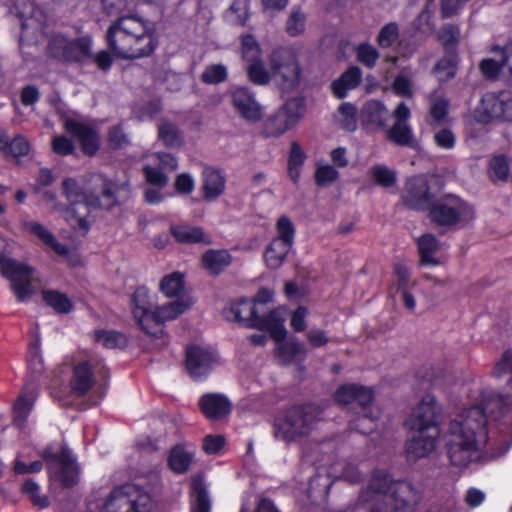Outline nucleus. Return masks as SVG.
<instances>
[{"label":"nucleus","instance_id":"obj_50","mask_svg":"<svg viewBox=\"0 0 512 512\" xmlns=\"http://www.w3.org/2000/svg\"><path fill=\"white\" fill-rule=\"evenodd\" d=\"M28 370L32 380H36L44 371L42 356L39 352V343L36 340L29 349Z\"/></svg>","mask_w":512,"mask_h":512},{"label":"nucleus","instance_id":"obj_64","mask_svg":"<svg viewBox=\"0 0 512 512\" xmlns=\"http://www.w3.org/2000/svg\"><path fill=\"white\" fill-rule=\"evenodd\" d=\"M502 80L512 87V45L502 48Z\"/></svg>","mask_w":512,"mask_h":512},{"label":"nucleus","instance_id":"obj_63","mask_svg":"<svg viewBox=\"0 0 512 512\" xmlns=\"http://www.w3.org/2000/svg\"><path fill=\"white\" fill-rule=\"evenodd\" d=\"M511 374L509 383L512 385V349L507 350L503 353L500 360L495 364L493 369V375L497 378L502 377L505 374Z\"/></svg>","mask_w":512,"mask_h":512},{"label":"nucleus","instance_id":"obj_42","mask_svg":"<svg viewBox=\"0 0 512 512\" xmlns=\"http://www.w3.org/2000/svg\"><path fill=\"white\" fill-rule=\"evenodd\" d=\"M158 137L167 147L176 148L182 144V138L177 127L168 121L163 120L159 123Z\"/></svg>","mask_w":512,"mask_h":512},{"label":"nucleus","instance_id":"obj_20","mask_svg":"<svg viewBox=\"0 0 512 512\" xmlns=\"http://www.w3.org/2000/svg\"><path fill=\"white\" fill-rule=\"evenodd\" d=\"M132 314L140 328L150 336H156L157 331H152L150 326L151 314L154 309V300L150 291L144 287H138L131 296Z\"/></svg>","mask_w":512,"mask_h":512},{"label":"nucleus","instance_id":"obj_13","mask_svg":"<svg viewBox=\"0 0 512 512\" xmlns=\"http://www.w3.org/2000/svg\"><path fill=\"white\" fill-rule=\"evenodd\" d=\"M305 113L304 101L292 98L271 114L264 122L267 137H279L293 128Z\"/></svg>","mask_w":512,"mask_h":512},{"label":"nucleus","instance_id":"obj_6","mask_svg":"<svg viewBox=\"0 0 512 512\" xmlns=\"http://www.w3.org/2000/svg\"><path fill=\"white\" fill-rule=\"evenodd\" d=\"M225 316L227 319L238 322L243 326L268 331L270 336L277 342L283 341L286 337L285 319L280 309L273 310L268 315L260 317L257 314L255 302L242 299L232 303L226 309Z\"/></svg>","mask_w":512,"mask_h":512},{"label":"nucleus","instance_id":"obj_24","mask_svg":"<svg viewBox=\"0 0 512 512\" xmlns=\"http://www.w3.org/2000/svg\"><path fill=\"white\" fill-rule=\"evenodd\" d=\"M199 408L203 415L210 420H220L231 411V403L222 394L208 393L200 397Z\"/></svg>","mask_w":512,"mask_h":512},{"label":"nucleus","instance_id":"obj_23","mask_svg":"<svg viewBox=\"0 0 512 512\" xmlns=\"http://www.w3.org/2000/svg\"><path fill=\"white\" fill-rule=\"evenodd\" d=\"M64 126L68 133L79 140L85 154L92 156L98 151L99 136L89 125L69 119Z\"/></svg>","mask_w":512,"mask_h":512},{"label":"nucleus","instance_id":"obj_59","mask_svg":"<svg viewBox=\"0 0 512 512\" xmlns=\"http://www.w3.org/2000/svg\"><path fill=\"white\" fill-rule=\"evenodd\" d=\"M399 37V27L395 22H390L384 25L377 36V43L382 48H388Z\"/></svg>","mask_w":512,"mask_h":512},{"label":"nucleus","instance_id":"obj_62","mask_svg":"<svg viewBox=\"0 0 512 512\" xmlns=\"http://www.w3.org/2000/svg\"><path fill=\"white\" fill-rule=\"evenodd\" d=\"M356 108L351 103H343L339 107V113L342 116V126L348 131H354L357 127Z\"/></svg>","mask_w":512,"mask_h":512},{"label":"nucleus","instance_id":"obj_12","mask_svg":"<svg viewBox=\"0 0 512 512\" xmlns=\"http://www.w3.org/2000/svg\"><path fill=\"white\" fill-rule=\"evenodd\" d=\"M95 374H102L104 377L107 374L101 359L88 357L75 360L68 382L70 393L75 397L85 396L95 384Z\"/></svg>","mask_w":512,"mask_h":512},{"label":"nucleus","instance_id":"obj_17","mask_svg":"<svg viewBox=\"0 0 512 512\" xmlns=\"http://www.w3.org/2000/svg\"><path fill=\"white\" fill-rule=\"evenodd\" d=\"M177 168L178 160L174 155L156 152L148 156V162L143 166L142 172L147 183L161 189L169 182L167 173L173 172Z\"/></svg>","mask_w":512,"mask_h":512},{"label":"nucleus","instance_id":"obj_25","mask_svg":"<svg viewBox=\"0 0 512 512\" xmlns=\"http://www.w3.org/2000/svg\"><path fill=\"white\" fill-rule=\"evenodd\" d=\"M226 180L220 171L205 167L202 172L203 197L213 201L224 193Z\"/></svg>","mask_w":512,"mask_h":512},{"label":"nucleus","instance_id":"obj_51","mask_svg":"<svg viewBox=\"0 0 512 512\" xmlns=\"http://www.w3.org/2000/svg\"><path fill=\"white\" fill-rule=\"evenodd\" d=\"M374 181L382 187H391L396 181L395 172L385 165H375L370 168Z\"/></svg>","mask_w":512,"mask_h":512},{"label":"nucleus","instance_id":"obj_7","mask_svg":"<svg viewBox=\"0 0 512 512\" xmlns=\"http://www.w3.org/2000/svg\"><path fill=\"white\" fill-rule=\"evenodd\" d=\"M429 218L437 226L463 229L475 218L474 207L455 195H447L429 207Z\"/></svg>","mask_w":512,"mask_h":512},{"label":"nucleus","instance_id":"obj_31","mask_svg":"<svg viewBox=\"0 0 512 512\" xmlns=\"http://www.w3.org/2000/svg\"><path fill=\"white\" fill-rule=\"evenodd\" d=\"M420 263L426 266H438L440 261L434 254L440 249V242L433 234H424L417 240Z\"/></svg>","mask_w":512,"mask_h":512},{"label":"nucleus","instance_id":"obj_27","mask_svg":"<svg viewBox=\"0 0 512 512\" xmlns=\"http://www.w3.org/2000/svg\"><path fill=\"white\" fill-rule=\"evenodd\" d=\"M438 436L434 433H416L406 443L408 457L418 459L427 456L434 450Z\"/></svg>","mask_w":512,"mask_h":512},{"label":"nucleus","instance_id":"obj_41","mask_svg":"<svg viewBox=\"0 0 512 512\" xmlns=\"http://www.w3.org/2000/svg\"><path fill=\"white\" fill-rule=\"evenodd\" d=\"M295 238V227L292 221L286 217L281 216L276 222V236L273 241H279L292 248Z\"/></svg>","mask_w":512,"mask_h":512},{"label":"nucleus","instance_id":"obj_28","mask_svg":"<svg viewBox=\"0 0 512 512\" xmlns=\"http://www.w3.org/2000/svg\"><path fill=\"white\" fill-rule=\"evenodd\" d=\"M24 228L31 234L40 239L45 245L50 247L57 255L66 257L69 254V248L58 242L51 231L44 225L35 221H26L23 224Z\"/></svg>","mask_w":512,"mask_h":512},{"label":"nucleus","instance_id":"obj_53","mask_svg":"<svg viewBox=\"0 0 512 512\" xmlns=\"http://www.w3.org/2000/svg\"><path fill=\"white\" fill-rule=\"evenodd\" d=\"M409 278L410 271L408 267L402 262L395 263L393 272V286L390 288L389 295L394 297V286L397 287V291L408 288Z\"/></svg>","mask_w":512,"mask_h":512},{"label":"nucleus","instance_id":"obj_58","mask_svg":"<svg viewBox=\"0 0 512 512\" xmlns=\"http://www.w3.org/2000/svg\"><path fill=\"white\" fill-rule=\"evenodd\" d=\"M22 491L35 506L45 508L49 505L48 498L40 495V486L35 481L27 479L22 486Z\"/></svg>","mask_w":512,"mask_h":512},{"label":"nucleus","instance_id":"obj_36","mask_svg":"<svg viewBox=\"0 0 512 512\" xmlns=\"http://www.w3.org/2000/svg\"><path fill=\"white\" fill-rule=\"evenodd\" d=\"M362 115L365 121L378 127H384L386 125L389 112L380 101L370 100L364 105Z\"/></svg>","mask_w":512,"mask_h":512},{"label":"nucleus","instance_id":"obj_40","mask_svg":"<svg viewBox=\"0 0 512 512\" xmlns=\"http://www.w3.org/2000/svg\"><path fill=\"white\" fill-rule=\"evenodd\" d=\"M42 294L46 304L56 312L66 314L71 311L73 305L66 294L57 290H45Z\"/></svg>","mask_w":512,"mask_h":512},{"label":"nucleus","instance_id":"obj_43","mask_svg":"<svg viewBox=\"0 0 512 512\" xmlns=\"http://www.w3.org/2000/svg\"><path fill=\"white\" fill-rule=\"evenodd\" d=\"M509 161L504 155L494 156L489 163V177L493 182L509 180Z\"/></svg>","mask_w":512,"mask_h":512},{"label":"nucleus","instance_id":"obj_37","mask_svg":"<svg viewBox=\"0 0 512 512\" xmlns=\"http://www.w3.org/2000/svg\"><path fill=\"white\" fill-rule=\"evenodd\" d=\"M92 41L90 38L69 40V47L64 54V61H84L91 57Z\"/></svg>","mask_w":512,"mask_h":512},{"label":"nucleus","instance_id":"obj_15","mask_svg":"<svg viewBox=\"0 0 512 512\" xmlns=\"http://www.w3.org/2000/svg\"><path fill=\"white\" fill-rule=\"evenodd\" d=\"M475 117L481 123L512 121V93L505 90L486 93L476 109Z\"/></svg>","mask_w":512,"mask_h":512},{"label":"nucleus","instance_id":"obj_4","mask_svg":"<svg viewBox=\"0 0 512 512\" xmlns=\"http://www.w3.org/2000/svg\"><path fill=\"white\" fill-rule=\"evenodd\" d=\"M407 490V485L394 482L386 472L377 470L360 501L368 505L369 512H414L402 496Z\"/></svg>","mask_w":512,"mask_h":512},{"label":"nucleus","instance_id":"obj_8","mask_svg":"<svg viewBox=\"0 0 512 512\" xmlns=\"http://www.w3.org/2000/svg\"><path fill=\"white\" fill-rule=\"evenodd\" d=\"M51 480L64 487L76 485L80 477V468L70 449L62 446L56 449L48 445L42 452Z\"/></svg>","mask_w":512,"mask_h":512},{"label":"nucleus","instance_id":"obj_60","mask_svg":"<svg viewBox=\"0 0 512 512\" xmlns=\"http://www.w3.org/2000/svg\"><path fill=\"white\" fill-rule=\"evenodd\" d=\"M438 80L448 81L456 75V66L452 57H444L439 60L434 69Z\"/></svg>","mask_w":512,"mask_h":512},{"label":"nucleus","instance_id":"obj_55","mask_svg":"<svg viewBox=\"0 0 512 512\" xmlns=\"http://www.w3.org/2000/svg\"><path fill=\"white\" fill-rule=\"evenodd\" d=\"M356 56L366 67L373 68L379 58V52L370 43H362L356 48Z\"/></svg>","mask_w":512,"mask_h":512},{"label":"nucleus","instance_id":"obj_9","mask_svg":"<svg viewBox=\"0 0 512 512\" xmlns=\"http://www.w3.org/2000/svg\"><path fill=\"white\" fill-rule=\"evenodd\" d=\"M152 506L148 493L136 485L126 484L110 492L100 512H151Z\"/></svg>","mask_w":512,"mask_h":512},{"label":"nucleus","instance_id":"obj_44","mask_svg":"<svg viewBox=\"0 0 512 512\" xmlns=\"http://www.w3.org/2000/svg\"><path fill=\"white\" fill-rule=\"evenodd\" d=\"M192 497L191 511L192 512H210L211 503L209 495L205 487L200 482L192 484Z\"/></svg>","mask_w":512,"mask_h":512},{"label":"nucleus","instance_id":"obj_35","mask_svg":"<svg viewBox=\"0 0 512 512\" xmlns=\"http://www.w3.org/2000/svg\"><path fill=\"white\" fill-rule=\"evenodd\" d=\"M390 141L399 146L417 148L418 142L414 137L412 127L409 124L394 123L387 131Z\"/></svg>","mask_w":512,"mask_h":512},{"label":"nucleus","instance_id":"obj_52","mask_svg":"<svg viewBox=\"0 0 512 512\" xmlns=\"http://www.w3.org/2000/svg\"><path fill=\"white\" fill-rule=\"evenodd\" d=\"M228 72L226 66L222 64H213L207 66L202 75L201 80L206 84H218L227 79Z\"/></svg>","mask_w":512,"mask_h":512},{"label":"nucleus","instance_id":"obj_48","mask_svg":"<svg viewBox=\"0 0 512 512\" xmlns=\"http://www.w3.org/2000/svg\"><path fill=\"white\" fill-rule=\"evenodd\" d=\"M184 281L180 273H172L165 276L160 282V290L167 297L179 296V293L183 290Z\"/></svg>","mask_w":512,"mask_h":512},{"label":"nucleus","instance_id":"obj_49","mask_svg":"<svg viewBox=\"0 0 512 512\" xmlns=\"http://www.w3.org/2000/svg\"><path fill=\"white\" fill-rule=\"evenodd\" d=\"M1 2L4 5L10 7L11 10H12V8L15 9V11L19 15L20 19L22 20V29L23 30H26L29 27H33V18L36 16V13L38 10L36 9V7L34 6V4L32 2H29L26 6L28 11L21 10L18 7V0H1Z\"/></svg>","mask_w":512,"mask_h":512},{"label":"nucleus","instance_id":"obj_38","mask_svg":"<svg viewBox=\"0 0 512 512\" xmlns=\"http://www.w3.org/2000/svg\"><path fill=\"white\" fill-rule=\"evenodd\" d=\"M291 247L279 241H271L264 252V260L268 268L277 269L285 261Z\"/></svg>","mask_w":512,"mask_h":512},{"label":"nucleus","instance_id":"obj_33","mask_svg":"<svg viewBox=\"0 0 512 512\" xmlns=\"http://www.w3.org/2000/svg\"><path fill=\"white\" fill-rule=\"evenodd\" d=\"M194 458V453L182 445H176L170 451L168 465L172 471L178 474L185 473Z\"/></svg>","mask_w":512,"mask_h":512},{"label":"nucleus","instance_id":"obj_39","mask_svg":"<svg viewBox=\"0 0 512 512\" xmlns=\"http://www.w3.org/2000/svg\"><path fill=\"white\" fill-rule=\"evenodd\" d=\"M34 399L33 391L29 393L23 392L19 395L13 407V422L15 425L20 427L25 423L32 410Z\"/></svg>","mask_w":512,"mask_h":512},{"label":"nucleus","instance_id":"obj_32","mask_svg":"<svg viewBox=\"0 0 512 512\" xmlns=\"http://www.w3.org/2000/svg\"><path fill=\"white\" fill-rule=\"evenodd\" d=\"M170 230L176 241L180 243H211L210 237L205 234L201 227L176 225L171 226Z\"/></svg>","mask_w":512,"mask_h":512},{"label":"nucleus","instance_id":"obj_56","mask_svg":"<svg viewBox=\"0 0 512 512\" xmlns=\"http://www.w3.org/2000/svg\"><path fill=\"white\" fill-rule=\"evenodd\" d=\"M433 141L438 148L451 150L456 145V135L448 127H439L434 132Z\"/></svg>","mask_w":512,"mask_h":512},{"label":"nucleus","instance_id":"obj_1","mask_svg":"<svg viewBox=\"0 0 512 512\" xmlns=\"http://www.w3.org/2000/svg\"><path fill=\"white\" fill-rule=\"evenodd\" d=\"M487 419L483 409L473 406L451 420L446 435L447 454L452 465L465 467L480 458L488 443Z\"/></svg>","mask_w":512,"mask_h":512},{"label":"nucleus","instance_id":"obj_34","mask_svg":"<svg viewBox=\"0 0 512 512\" xmlns=\"http://www.w3.org/2000/svg\"><path fill=\"white\" fill-rule=\"evenodd\" d=\"M0 151L15 158L25 156L30 151L29 141L22 135L9 140L6 134L0 132Z\"/></svg>","mask_w":512,"mask_h":512},{"label":"nucleus","instance_id":"obj_10","mask_svg":"<svg viewBox=\"0 0 512 512\" xmlns=\"http://www.w3.org/2000/svg\"><path fill=\"white\" fill-rule=\"evenodd\" d=\"M373 398L371 388L358 384L342 385L335 392V399L338 403L347 405L356 402L362 408V417L351 423V427L361 433H369L374 428L373 423L377 416L374 415L370 407Z\"/></svg>","mask_w":512,"mask_h":512},{"label":"nucleus","instance_id":"obj_45","mask_svg":"<svg viewBox=\"0 0 512 512\" xmlns=\"http://www.w3.org/2000/svg\"><path fill=\"white\" fill-rule=\"evenodd\" d=\"M95 340L105 348L115 349L123 348L127 344V338L124 334L116 331H97Z\"/></svg>","mask_w":512,"mask_h":512},{"label":"nucleus","instance_id":"obj_14","mask_svg":"<svg viewBox=\"0 0 512 512\" xmlns=\"http://www.w3.org/2000/svg\"><path fill=\"white\" fill-rule=\"evenodd\" d=\"M441 408L435 397L425 395L406 420L405 424L416 433H434L439 435Z\"/></svg>","mask_w":512,"mask_h":512},{"label":"nucleus","instance_id":"obj_18","mask_svg":"<svg viewBox=\"0 0 512 512\" xmlns=\"http://www.w3.org/2000/svg\"><path fill=\"white\" fill-rule=\"evenodd\" d=\"M194 303V300L189 295H181L175 301L162 305L154 309L151 314L150 326L152 331H157V335L153 336L156 339L163 336L164 331L161 324L176 319L178 316L187 311Z\"/></svg>","mask_w":512,"mask_h":512},{"label":"nucleus","instance_id":"obj_22","mask_svg":"<svg viewBox=\"0 0 512 512\" xmlns=\"http://www.w3.org/2000/svg\"><path fill=\"white\" fill-rule=\"evenodd\" d=\"M231 100L234 109L245 120L257 122L262 118V107L248 88L236 87L231 92Z\"/></svg>","mask_w":512,"mask_h":512},{"label":"nucleus","instance_id":"obj_5","mask_svg":"<svg viewBox=\"0 0 512 512\" xmlns=\"http://www.w3.org/2000/svg\"><path fill=\"white\" fill-rule=\"evenodd\" d=\"M320 411L313 405H295L276 417L273 422L275 439L286 444L298 443L316 428Z\"/></svg>","mask_w":512,"mask_h":512},{"label":"nucleus","instance_id":"obj_19","mask_svg":"<svg viewBox=\"0 0 512 512\" xmlns=\"http://www.w3.org/2000/svg\"><path fill=\"white\" fill-rule=\"evenodd\" d=\"M217 360L215 352L205 347L191 346L186 352V368L195 380L205 378L216 365Z\"/></svg>","mask_w":512,"mask_h":512},{"label":"nucleus","instance_id":"obj_16","mask_svg":"<svg viewBox=\"0 0 512 512\" xmlns=\"http://www.w3.org/2000/svg\"><path fill=\"white\" fill-rule=\"evenodd\" d=\"M2 275L11 282V288L20 302L26 301L33 293L34 269L11 258L0 257Z\"/></svg>","mask_w":512,"mask_h":512},{"label":"nucleus","instance_id":"obj_21","mask_svg":"<svg viewBox=\"0 0 512 512\" xmlns=\"http://www.w3.org/2000/svg\"><path fill=\"white\" fill-rule=\"evenodd\" d=\"M402 199L412 209H428L431 206V194L426 178L417 176L409 179L403 189Z\"/></svg>","mask_w":512,"mask_h":512},{"label":"nucleus","instance_id":"obj_2","mask_svg":"<svg viewBox=\"0 0 512 512\" xmlns=\"http://www.w3.org/2000/svg\"><path fill=\"white\" fill-rule=\"evenodd\" d=\"M83 191L73 178L62 182L63 194L70 202L64 210V218L74 228L88 230L86 215L91 209H108L116 204L115 184L102 174L90 173L84 179Z\"/></svg>","mask_w":512,"mask_h":512},{"label":"nucleus","instance_id":"obj_47","mask_svg":"<svg viewBox=\"0 0 512 512\" xmlns=\"http://www.w3.org/2000/svg\"><path fill=\"white\" fill-rule=\"evenodd\" d=\"M242 58L251 63L261 60V48L256 39L250 35H243L241 38Z\"/></svg>","mask_w":512,"mask_h":512},{"label":"nucleus","instance_id":"obj_30","mask_svg":"<svg viewBox=\"0 0 512 512\" xmlns=\"http://www.w3.org/2000/svg\"><path fill=\"white\" fill-rule=\"evenodd\" d=\"M232 262L231 254L224 249H210L202 255L203 267L213 275L223 272Z\"/></svg>","mask_w":512,"mask_h":512},{"label":"nucleus","instance_id":"obj_3","mask_svg":"<svg viewBox=\"0 0 512 512\" xmlns=\"http://www.w3.org/2000/svg\"><path fill=\"white\" fill-rule=\"evenodd\" d=\"M111 52L121 59L149 56L157 47L155 31L146 20L126 15L113 20L105 34Z\"/></svg>","mask_w":512,"mask_h":512},{"label":"nucleus","instance_id":"obj_29","mask_svg":"<svg viewBox=\"0 0 512 512\" xmlns=\"http://www.w3.org/2000/svg\"><path fill=\"white\" fill-rule=\"evenodd\" d=\"M361 79L362 72L360 68L356 66L350 67L332 83L331 88L333 94L339 99L346 97L347 92L356 88L360 84Z\"/></svg>","mask_w":512,"mask_h":512},{"label":"nucleus","instance_id":"obj_26","mask_svg":"<svg viewBox=\"0 0 512 512\" xmlns=\"http://www.w3.org/2000/svg\"><path fill=\"white\" fill-rule=\"evenodd\" d=\"M449 122V102L435 91L430 96V105L427 116V123L433 129H437Z\"/></svg>","mask_w":512,"mask_h":512},{"label":"nucleus","instance_id":"obj_54","mask_svg":"<svg viewBox=\"0 0 512 512\" xmlns=\"http://www.w3.org/2000/svg\"><path fill=\"white\" fill-rule=\"evenodd\" d=\"M338 177L339 172L329 164H319L314 174L315 183L320 187L333 183Z\"/></svg>","mask_w":512,"mask_h":512},{"label":"nucleus","instance_id":"obj_57","mask_svg":"<svg viewBox=\"0 0 512 512\" xmlns=\"http://www.w3.org/2000/svg\"><path fill=\"white\" fill-rule=\"evenodd\" d=\"M306 16L300 8H293L286 23V31L290 36H297L305 30Z\"/></svg>","mask_w":512,"mask_h":512},{"label":"nucleus","instance_id":"obj_61","mask_svg":"<svg viewBox=\"0 0 512 512\" xmlns=\"http://www.w3.org/2000/svg\"><path fill=\"white\" fill-rule=\"evenodd\" d=\"M305 354V347L300 342H286L282 343L278 347V355L283 359V361L289 362L296 358L297 356H303Z\"/></svg>","mask_w":512,"mask_h":512},{"label":"nucleus","instance_id":"obj_11","mask_svg":"<svg viewBox=\"0 0 512 512\" xmlns=\"http://www.w3.org/2000/svg\"><path fill=\"white\" fill-rule=\"evenodd\" d=\"M269 67L272 79L281 91L289 92L298 86L301 68L291 49H275L269 57Z\"/></svg>","mask_w":512,"mask_h":512},{"label":"nucleus","instance_id":"obj_46","mask_svg":"<svg viewBox=\"0 0 512 512\" xmlns=\"http://www.w3.org/2000/svg\"><path fill=\"white\" fill-rule=\"evenodd\" d=\"M248 79L255 85H266L269 83L271 71H267L262 59L251 62L246 68Z\"/></svg>","mask_w":512,"mask_h":512}]
</instances>
